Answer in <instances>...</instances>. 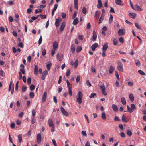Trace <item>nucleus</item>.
Instances as JSON below:
<instances>
[{
  "mask_svg": "<svg viewBox=\"0 0 146 146\" xmlns=\"http://www.w3.org/2000/svg\"><path fill=\"white\" fill-rule=\"evenodd\" d=\"M131 108H130L128 106H127V111L129 112L130 113H132L136 108L135 105L133 104H131Z\"/></svg>",
  "mask_w": 146,
  "mask_h": 146,
  "instance_id": "obj_1",
  "label": "nucleus"
},
{
  "mask_svg": "<svg viewBox=\"0 0 146 146\" xmlns=\"http://www.w3.org/2000/svg\"><path fill=\"white\" fill-rule=\"evenodd\" d=\"M78 97L77 98L76 100L79 104H81L82 102V99L83 96L82 92L81 91H79L78 94Z\"/></svg>",
  "mask_w": 146,
  "mask_h": 146,
  "instance_id": "obj_2",
  "label": "nucleus"
},
{
  "mask_svg": "<svg viewBox=\"0 0 146 146\" xmlns=\"http://www.w3.org/2000/svg\"><path fill=\"white\" fill-rule=\"evenodd\" d=\"M117 64V68L118 70L121 72H123V66L122 62L118 60Z\"/></svg>",
  "mask_w": 146,
  "mask_h": 146,
  "instance_id": "obj_3",
  "label": "nucleus"
},
{
  "mask_svg": "<svg viewBox=\"0 0 146 146\" xmlns=\"http://www.w3.org/2000/svg\"><path fill=\"white\" fill-rule=\"evenodd\" d=\"M100 87L101 89V91L102 93L104 95L106 96L107 95V93L105 91L106 87L104 84H102Z\"/></svg>",
  "mask_w": 146,
  "mask_h": 146,
  "instance_id": "obj_4",
  "label": "nucleus"
},
{
  "mask_svg": "<svg viewBox=\"0 0 146 146\" xmlns=\"http://www.w3.org/2000/svg\"><path fill=\"white\" fill-rule=\"evenodd\" d=\"M125 31L124 29H119L118 31V34L119 36H121L125 34Z\"/></svg>",
  "mask_w": 146,
  "mask_h": 146,
  "instance_id": "obj_5",
  "label": "nucleus"
},
{
  "mask_svg": "<svg viewBox=\"0 0 146 146\" xmlns=\"http://www.w3.org/2000/svg\"><path fill=\"white\" fill-rule=\"evenodd\" d=\"M60 110L61 112L66 117H68L69 116L68 113L65 110L63 107H60Z\"/></svg>",
  "mask_w": 146,
  "mask_h": 146,
  "instance_id": "obj_6",
  "label": "nucleus"
},
{
  "mask_svg": "<svg viewBox=\"0 0 146 146\" xmlns=\"http://www.w3.org/2000/svg\"><path fill=\"white\" fill-rule=\"evenodd\" d=\"M41 137L40 133H38L37 136V142L38 143H40L41 142Z\"/></svg>",
  "mask_w": 146,
  "mask_h": 146,
  "instance_id": "obj_7",
  "label": "nucleus"
},
{
  "mask_svg": "<svg viewBox=\"0 0 146 146\" xmlns=\"http://www.w3.org/2000/svg\"><path fill=\"white\" fill-rule=\"evenodd\" d=\"M129 16L132 19H134L137 16L136 13H129Z\"/></svg>",
  "mask_w": 146,
  "mask_h": 146,
  "instance_id": "obj_8",
  "label": "nucleus"
},
{
  "mask_svg": "<svg viewBox=\"0 0 146 146\" xmlns=\"http://www.w3.org/2000/svg\"><path fill=\"white\" fill-rule=\"evenodd\" d=\"M47 97V93L46 92H44L42 98V101L43 102H45Z\"/></svg>",
  "mask_w": 146,
  "mask_h": 146,
  "instance_id": "obj_9",
  "label": "nucleus"
},
{
  "mask_svg": "<svg viewBox=\"0 0 146 146\" xmlns=\"http://www.w3.org/2000/svg\"><path fill=\"white\" fill-rule=\"evenodd\" d=\"M98 43H95L93 44L91 46V48L93 51H94L95 49L98 47Z\"/></svg>",
  "mask_w": 146,
  "mask_h": 146,
  "instance_id": "obj_10",
  "label": "nucleus"
},
{
  "mask_svg": "<svg viewBox=\"0 0 146 146\" xmlns=\"http://www.w3.org/2000/svg\"><path fill=\"white\" fill-rule=\"evenodd\" d=\"M108 47V43H105L103 45L102 48L103 52H105L107 50Z\"/></svg>",
  "mask_w": 146,
  "mask_h": 146,
  "instance_id": "obj_11",
  "label": "nucleus"
},
{
  "mask_svg": "<svg viewBox=\"0 0 146 146\" xmlns=\"http://www.w3.org/2000/svg\"><path fill=\"white\" fill-rule=\"evenodd\" d=\"M53 46L54 50H56L58 46V42L56 41H54L53 43Z\"/></svg>",
  "mask_w": 146,
  "mask_h": 146,
  "instance_id": "obj_12",
  "label": "nucleus"
},
{
  "mask_svg": "<svg viewBox=\"0 0 146 146\" xmlns=\"http://www.w3.org/2000/svg\"><path fill=\"white\" fill-rule=\"evenodd\" d=\"M97 38V34L95 31L93 32V35L92 36V40L95 41L96 39Z\"/></svg>",
  "mask_w": 146,
  "mask_h": 146,
  "instance_id": "obj_13",
  "label": "nucleus"
},
{
  "mask_svg": "<svg viewBox=\"0 0 146 146\" xmlns=\"http://www.w3.org/2000/svg\"><path fill=\"white\" fill-rule=\"evenodd\" d=\"M66 23L65 22H63L62 25H61L60 28V31H62L64 29Z\"/></svg>",
  "mask_w": 146,
  "mask_h": 146,
  "instance_id": "obj_14",
  "label": "nucleus"
},
{
  "mask_svg": "<svg viewBox=\"0 0 146 146\" xmlns=\"http://www.w3.org/2000/svg\"><path fill=\"white\" fill-rule=\"evenodd\" d=\"M98 4H97V6L98 8L99 9L102 7L101 1V0H98Z\"/></svg>",
  "mask_w": 146,
  "mask_h": 146,
  "instance_id": "obj_15",
  "label": "nucleus"
},
{
  "mask_svg": "<svg viewBox=\"0 0 146 146\" xmlns=\"http://www.w3.org/2000/svg\"><path fill=\"white\" fill-rule=\"evenodd\" d=\"M38 67L37 65H35V66L34 70V73L35 75H37L38 74Z\"/></svg>",
  "mask_w": 146,
  "mask_h": 146,
  "instance_id": "obj_16",
  "label": "nucleus"
},
{
  "mask_svg": "<svg viewBox=\"0 0 146 146\" xmlns=\"http://www.w3.org/2000/svg\"><path fill=\"white\" fill-rule=\"evenodd\" d=\"M52 63L50 62H48L47 63L46 68L48 70H50V67L52 66Z\"/></svg>",
  "mask_w": 146,
  "mask_h": 146,
  "instance_id": "obj_17",
  "label": "nucleus"
},
{
  "mask_svg": "<svg viewBox=\"0 0 146 146\" xmlns=\"http://www.w3.org/2000/svg\"><path fill=\"white\" fill-rule=\"evenodd\" d=\"M78 19V18L77 17L75 18L73 21V24L74 25H77L79 22Z\"/></svg>",
  "mask_w": 146,
  "mask_h": 146,
  "instance_id": "obj_18",
  "label": "nucleus"
},
{
  "mask_svg": "<svg viewBox=\"0 0 146 146\" xmlns=\"http://www.w3.org/2000/svg\"><path fill=\"white\" fill-rule=\"evenodd\" d=\"M104 15L102 14L100 17L98 23L99 24H100L102 23L104 20Z\"/></svg>",
  "mask_w": 146,
  "mask_h": 146,
  "instance_id": "obj_19",
  "label": "nucleus"
},
{
  "mask_svg": "<svg viewBox=\"0 0 146 146\" xmlns=\"http://www.w3.org/2000/svg\"><path fill=\"white\" fill-rule=\"evenodd\" d=\"M112 107L113 109V110L115 112H117L118 110V108L117 106L115 104H113L112 105Z\"/></svg>",
  "mask_w": 146,
  "mask_h": 146,
  "instance_id": "obj_20",
  "label": "nucleus"
},
{
  "mask_svg": "<svg viewBox=\"0 0 146 146\" xmlns=\"http://www.w3.org/2000/svg\"><path fill=\"white\" fill-rule=\"evenodd\" d=\"M49 125L50 127H51L54 125L53 123V121L52 119L50 118L48 120Z\"/></svg>",
  "mask_w": 146,
  "mask_h": 146,
  "instance_id": "obj_21",
  "label": "nucleus"
},
{
  "mask_svg": "<svg viewBox=\"0 0 146 146\" xmlns=\"http://www.w3.org/2000/svg\"><path fill=\"white\" fill-rule=\"evenodd\" d=\"M122 121L123 122L125 123H127L128 122V120L126 118V117L124 115H123L122 117Z\"/></svg>",
  "mask_w": 146,
  "mask_h": 146,
  "instance_id": "obj_22",
  "label": "nucleus"
},
{
  "mask_svg": "<svg viewBox=\"0 0 146 146\" xmlns=\"http://www.w3.org/2000/svg\"><path fill=\"white\" fill-rule=\"evenodd\" d=\"M115 69L112 66H111L109 70V72L110 74H112L113 72Z\"/></svg>",
  "mask_w": 146,
  "mask_h": 146,
  "instance_id": "obj_23",
  "label": "nucleus"
},
{
  "mask_svg": "<svg viewBox=\"0 0 146 146\" xmlns=\"http://www.w3.org/2000/svg\"><path fill=\"white\" fill-rule=\"evenodd\" d=\"M115 3L119 5H122L123 4L120 3L122 2L121 0H115Z\"/></svg>",
  "mask_w": 146,
  "mask_h": 146,
  "instance_id": "obj_24",
  "label": "nucleus"
},
{
  "mask_svg": "<svg viewBox=\"0 0 146 146\" xmlns=\"http://www.w3.org/2000/svg\"><path fill=\"white\" fill-rule=\"evenodd\" d=\"M129 97L130 100L131 101H133L134 100V98L133 94L132 93H130L129 95Z\"/></svg>",
  "mask_w": 146,
  "mask_h": 146,
  "instance_id": "obj_25",
  "label": "nucleus"
},
{
  "mask_svg": "<svg viewBox=\"0 0 146 146\" xmlns=\"http://www.w3.org/2000/svg\"><path fill=\"white\" fill-rule=\"evenodd\" d=\"M121 101L123 105H125L126 104V100L124 97H122L121 98Z\"/></svg>",
  "mask_w": 146,
  "mask_h": 146,
  "instance_id": "obj_26",
  "label": "nucleus"
},
{
  "mask_svg": "<svg viewBox=\"0 0 146 146\" xmlns=\"http://www.w3.org/2000/svg\"><path fill=\"white\" fill-rule=\"evenodd\" d=\"M135 9L136 10L138 11H142L143 10L140 7V6L137 4L135 5Z\"/></svg>",
  "mask_w": 146,
  "mask_h": 146,
  "instance_id": "obj_27",
  "label": "nucleus"
},
{
  "mask_svg": "<svg viewBox=\"0 0 146 146\" xmlns=\"http://www.w3.org/2000/svg\"><path fill=\"white\" fill-rule=\"evenodd\" d=\"M75 46L74 44H72L71 46V50L72 53H74L75 51Z\"/></svg>",
  "mask_w": 146,
  "mask_h": 146,
  "instance_id": "obj_28",
  "label": "nucleus"
},
{
  "mask_svg": "<svg viewBox=\"0 0 146 146\" xmlns=\"http://www.w3.org/2000/svg\"><path fill=\"white\" fill-rule=\"evenodd\" d=\"M110 17L109 18V23L111 24L113 21V17L112 15L111 14H110Z\"/></svg>",
  "mask_w": 146,
  "mask_h": 146,
  "instance_id": "obj_29",
  "label": "nucleus"
},
{
  "mask_svg": "<svg viewBox=\"0 0 146 146\" xmlns=\"http://www.w3.org/2000/svg\"><path fill=\"white\" fill-rule=\"evenodd\" d=\"M126 133L127 135L129 136H131L132 134L131 131L129 129H128Z\"/></svg>",
  "mask_w": 146,
  "mask_h": 146,
  "instance_id": "obj_30",
  "label": "nucleus"
},
{
  "mask_svg": "<svg viewBox=\"0 0 146 146\" xmlns=\"http://www.w3.org/2000/svg\"><path fill=\"white\" fill-rule=\"evenodd\" d=\"M100 13V11H97L95 13V17L96 18H98V17H97V16L99 15Z\"/></svg>",
  "mask_w": 146,
  "mask_h": 146,
  "instance_id": "obj_31",
  "label": "nucleus"
},
{
  "mask_svg": "<svg viewBox=\"0 0 146 146\" xmlns=\"http://www.w3.org/2000/svg\"><path fill=\"white\" fill-rule=\"evenodd\" d=\"M135 64L136 66L138 67L140 66V62L138 60H135Z\"/></svg>",
  "mask_w": 146,
  "mask_h": 146,
  "instance_id": "obj_32",
  "label": "nucleus"
},
{
  "mask_svg": "<svg viewBox=\"0 0 146 146\" xmlns=\"http://www.w3.org/2000/svg\"><path fill=\"white\" fill-rule=\"evenodd\" d=\"M19 141V143H21L22 140V134H20L18 136Z\"/></svg>",
  "mask_w": 146,
  "mask_h": 146,
  "instance_id": "obj_33",
  "label": "nucleus"
},
{
  "mask_svg": "<svg viewBox=\"0 0 146 146\" xmlns=\"http://www.w3.org/2000/svg\"><path fill=\"white\" fill-rule=\"evenodd\" d=\"M96 93H92L89 96V97L90 98H94L96 97Z\"/></svg>",
  "mask_w": 146,
  "mask_h": 146,
  "instance_id": "obj_34",
  "label": "nucleus"
},
{
  "mask_svg": "<svg viewBox=\"0 0 146 146\" xmlns=\"http://www.w3.org/2000/svg\"><path fill=\"white\" fill-rule=\"evenodd\" d=\"M66 82L67 83V86L68 88H72V85L70 83L68 80H66Z\"/></svg>",
  "mask_w": 146,
  "mask_h": 146,
  "instance_id": "obj_35",
  "label": "nucleus"
},
{
  "mask_svg": "<svg viewBox=\"0 0 146 146\" xmlns=\"http://www.w3.org/2000/svg\"><path fill=\"white\" fill-rule=\"evenodd\" d=\"M101 117L102 119L104 120H105L106 119V117L105 115V113L104 112H103L102 113L101 116Z\"/></svg>",
  "mask_w": 146,
  "mask_h": 146,
  "instance_id": "obj_36",
  "label": "nucleus"
},
{
  "mask_svg": "<svg viewBox=\"0 0 146 146\" xmlns=\"http://www.w3.org/2000/svg\"><path fill=\"white\" fill-rule=\"evenodd\" d=\"M35 88V87L34 85L33 84L31 85L30 86V89L31 91H33V90H34Z\"/></svg>",
  "mask_w": 146,
  "mask_h": 146,
  "instance_id": "obj_37",
  "label": "nucleus"
},
{
  "mask_svg": "<svg viewBox=\"0 0 146 146\" xmlns=\"http://www.w3.org/2000/svg\"><path fill=\"white\" fill-rule=\"evenodd\" d=\"M68 88V93L70 96H72V88Z\"/></svg>",
  "mask_w": 146,
  "mask_h": 146,
  "instance_id": "obj_38",
  "label": "nucleus"
},
{
  "mask_svg": "<svg viewBox=\"0 0 146 146\" xmlns=\"http://www.w3.org/2000/svg\"><path fill=\"white\" fill-rule=\"evenodd\" d=\"M113 43L114 45H116L117 44V40L116 38H114L113 40Z\"/></svg>",
  "mask_w": 146,
  "mask_h": 146,
  "instance_id": "obj_39",
  "label": "nucleus"
},
{
  "mask_svg": "<svg viewBox=\"0 0 146 146\" xmlns=\"http://www.w3.org/2000/svg\"><path fill=\"white\" fill-rule=\"evenodd\" d=\"M82 48L80 46H78L77 49L76 51L77 53L79 52L82 50Z\"/></svg>",
  "mask_w": 146,
  "mask_h": 146,
  "instance_id": "obj_40",
  "label": "nucleus"
},
{
  "mask_svg": "<svg viewBox=\"0 0 146 146\" xmlns=\"http://www.w3.org/2000/svg\"><path fill=\"white\" fill-rule=\"evenodd\" d=\"M78 64V60H76L74 62V67L76 68Z\"/></svg>",
  "mask_w": 146,
  "mask_h": 146,
  "instance_id": "obj_41",
  "label": "nucleus"
},
{
  "mask_svg": "<svg viewBox=\"0 0 146 146\" xmlns=\"http://www.w3.org/2000/svg\"><path fill=\"white\" fill-rule=\"evenodd\" d=\"M82 134L83 136H84L85 137H86L87 136L86 132L85 131H82Z\"/></svg>",
  "mask_w": 146,
  "mask_h": 146,
  "instance_id": "obj_42",
  "label": "nucleus"
},
{
  "mask_svg": "<svg viewBox=\"0 0 146 146\" xmlns=\"http://www.w3.org/2000/svg\"><path fill=\"white\" fill-rule=\"evenodd\" d=\"M29 96L31 98H33L34 96V94L33 92H31L29 93Z\"/></svg>",
  "mask_w": 146,
  "mask_h": 146,
  "instance_id": "obj_43",
  "label": "nucleus"
},
{
  "mask_svg": "<svg viewBox=\"0 0 146 146\" xmlns=\"http://www.w3.org/2000/svg\"><path fill=\"white\" fill-rule=\"evenodd\" d=\"M31 79L30 77H29L27 79V83L28 85H30L31 83Z\"/></svg>",
  "mask_w": 146,
  "mask_h": 146,
  "instance_id": "obj_44",
  "label": "nucleus"
},
{
  "mask_svg": "<svg viewBox=\"0 0 146 146\" xmlns=\"http://www.w3.org/2000/svg\"><path fill=\"white\" fill-rule=\"evenodd\" d=\"M138 72L141 75H144L145 74V73L141 70H139Z\"/></svg>",
  "mask_w": 146,
  "mask_h": 146,
  "instance_id": "obj_45",
  "label": "nucleus"
},
{
  "mask_svg": "<svg viewBox=\"0 0 146 146\" xmlns=\"http://www.w3.org/2000/svg\"><path fill=\"white\" fill-rule=\"evenodd\" d=\"M27 88V87L26 86H23L22 88V91L23 92H25Z\"/></svg>",
  "mask_w": 146,
  "mask_h": 146,
  "instance_id": "obj_46",
  "label": "nucleus"
},
{
  "mask_svg": "<svg viewBox=\"0 0 146 146\" xmlns=\"http://www.w3.org/2000/svg\"><path fill=\"white\" fill-rule=\"evenodd\" d=\"M119 41L121 43H123L124 42V39L123 37H120L119 39Z\"/></svg>",
  "mask_w": 146,
  "mask_h": 146,
  "instance_id": "obj_47",
  "label": "nucleus"
},
{
  "mask_svg": "<svg viewBox=\"0 0 146 146\" xmlns=\"http://www.w3.org/2000/svg\"><path fill=\"white\" fill-rule=\"evenodd\" d=\"M70 70L69 69H68L66 72V76H68L70 74Z\"/></svg>",
  "mask_w": 146,
  "mask_h": 146,
  "instance_id": "obj_48",
  "label": "nucleus"
},
{
  "mask_svg": "<svg viewBox=\"0 0 146 146\" xmlns=\"http://www.w3.org/2000/svg\"><path fill=\"white\" fill-rule=\"evenodd\" d=\"M135 25L136 27L138 29L140 30H141V28L140 27L138 24L137 23H135Z\"/></svg>",
  "mask_w": 146,
  "mask_h": 146,
  "instance_id": "obj_49",
  "label": "nucleus"
},
{
  "mask_svg": "<svg viewBox=\"0 0 146 146\" xmlns=\"http://www.w3.org/2000/svg\"><path fill=\"white\" fill-rule=\"evenodd\" d=\"M78 38L79 39L82 40L84 39L83 35H79L78 36Z\"/></svg>",
  "mask_w": 146,
  "mask_h": 146,
  "instance_id": "obj_50",
  "label": "nucleus"
},
{
  "mask_svg": "<svg viewBox=\"0 0 146 146\" xmlns=\"http://www.w3.org/2000/svg\"><path fill=\"white\" fill-rule=\"evenodd\" d=\"M82 13L84 14H86V7H84L82 9Z\"/></svg>",
  "mask_w": 146,
  "mask_h": 146,
  "instance_id": "obj_51",
  "label": "nucleus"
},
{
  "mask_svg": "<svg viewBox=\"0 0 146 146\" xmlns=\"http://www.w3.org/2000/svg\"><path fill=\"white\" fill-rule=\"evenodd\" d=\"M115 74L117 77V79L119 80V74H118L117 72V71H116L115 72Z\"/></svg>",
  "mask_w": 146,
  "mask_h": 146,
  "instance_id": "obj_52",
  "label": "nucleus"
},
{
  "mask_svg": "<svg viewBox=\"0 0 146 146\" xmlns=\"http://www.w3.org/2000/svg\"><path fill=\"white\" fill-rule=\"evenodd\" d=\"M91 71L94 73H96V70L95 69V68L93 66H91Z\"/></svg>",
  "mask_w": 146,
  "mask_h": 146,
  "instance_id": "obj_53",
  "label": "nucleus"
},
{
  "mask_svg": "<svg viewBox=\"0 0 146 146\" xmlns=\"http://www.w3.org/2000/svg\"><path fill=\"white\" fill-rule=\"evenodd\" d=\"M77 13V12L76 11H75L72 16V19H74L75 18V17L76 16Z\"/></svg>",
  "mask_w": 146,
  "mask_h": 146,
  "instance_id": "obj_54",
  "label": "nucleus"
},
{
  "mask_svg": "<svg viewBox=\"0 0 146 146\" xmlns=\"http://www.w3.org/2000/svg\"><path fill=\"white\" fill-rule=\"evenodd\" d=\"M40 17L42 19H45L46 18V16L45 15H42V14H40Z\"/></svg>",
  "mask_w": 146,
  "mask_h": 146,
  "instance_id": "obj_55",
  "label": "nucleus"
},
{
  "mask_svg": "<svg viewBox=\"0 0 146 146\" xmlns=\"http://www.w3.org/2000/svg\"><path fill=\"white\" fill-rule=\"evenodd\" d=\"M15 124L14 123L12 122L11 125L10 127H11L12 129H13L15 128Z\"/></svg>",
  "mask_w": 146,
  "mask_h": 146,
  "instance_id": "obj_56",
  "label": "nucleus"
},
{
  "mask_svg": "<svg viewBox=\"0 0 146 146\" xmlns=\"http://www.w3.org/2000/svg\"><path fill=\"white\" fill-rule=\"evenodd\" d=\"M5 74V73L3 70H1L0 71V75L1 76H3Z\"/></svg>",
  "mask_w": 146,
  "mask_h": 146,
  "instance_id": "obj_57",
  "label": "nucleus"
},
{
  "mask_svg": "<svg viewBox=\"0 0 146 146\" xmlns=\"http://www.w3.org/2000/svg\"><path fill=\"white\" fill-rule=\"evenodd\" d=\"M128 85L132 86H133V84L132 82L131 81H129L127 83Z\"/></svg>",
  "mask_w": 146,
  "mask_h": 146,
  "instance_id": "obj_58",
  "label": "nucleus"
},
{
  "mask_svg": "<svg viewBox=\"0 0 146 146\" xmlns=\"http://www.w3.org/2000/svg\"><path fill=\"white\" fill-rule=\"evenodd\" d=\"M42 41V36H41L40 37V38L39 40V41H38V44L39 45L41 44Z\"/></svg>",
  "mask_w": 146,
  "mask_h": 146,
  "instance_id": "obj_59",
  "label": "nucleus"
},
{
  "mask_svg": "<svg viewBox=\"0 0 146 146\" xmlns=\"http://www.w3.org/2000/svg\"><path fill=\"white\" fill-rule=\"evenodd\" d=\"M17 46L21 48H23V43L22 42H20L18 44H17Z\"/></svg>",
  "mask_w": 146,
  "mask_h": 146,
  "instance_id": "obj_60",
  "label": "nucleus"
},
{
  "mask_svg": "<svg viewBox=\"0 0 146 146\" xmlns=\"http://www.w3.org/2000/svg\"><path fill=\"white\" fill-rule=\"evenodd\" d=\"M61 16L63 18H65L66 17V14L64 13H62L61 14Z\"/></svg>",
  "mask_w": 146,
  "mask_h": 146,
  "instance_id": "obj_61",
  "label": "nucleus"
},
{
  "mask_svg": "<svg viewBox=\"0 0 146 146\" xmlns=\"http://www.w3.org/2000/svg\"><path fill=\"white\" fill-rule=\"evenodd\" d=\"M80 80V77L78 75L77 76L76 80V82H78Z\"/></svg>",
  "mask_w": 146,
  "mask_h": 146,
  "instance_id": "obj_62",
  "label": "nucleus"
},
{
  "mask_svg": "<svg viewBox=\"0 0 146 146\" xmlns=\"http://www.w3.org/2000/svg\"><path fill=\"white\" fill-rule=\"evenodd\" d=\"M114 120L115 121H120V120L117 116H115L114 117Z\"/></svg>",
  "mask_w": 146,
  "mask_h": 146,
  "instance_id": "obj_63",
  "label": "nucleus"
},
{
  "mask_svg": "<svg viewBox=\"0 0 146 146\" xmlns=\"http://www.w3.org/2000/svg\"><path fill=\"white\" fill-rule=\"evenodd\" d=\"M86 84L89 87H90L91 86V83L89 82V80H87L86 82Z\"/></svg>",
  "mask_w": 146,
  "mask_h": 146,
  "instance_id": "obj_64",
  "label": "nucleus"
}]
</instances>
